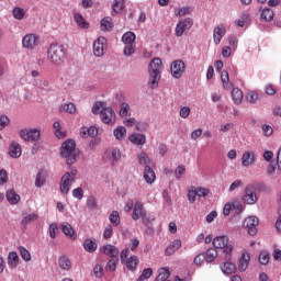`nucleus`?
Instances as JSON below:
<instances>
[{"label":"nucleus","instance_id":"f257e3e1","mask_svg":"<svg viewBox=\"0 0 281 281\" xmlns=\"http://www.w3.org/2000/svg\"><path fill=\"white\" fill-rule=\"evenodd\" d=\"M60 155L66 159L67 166H74L78 161V157H80V150L76 148V142L68 138L60 146Z\"/></svg>","mask_w":281,"mask_h":281},{"label":"nucleus","instance_id":"f03ea898","mask_svg":"<svg viewBox=\"0 0 281 281\" xmlns=\"http://www.w3.org/2000/svg\"><path fill=\"white\" fill-rule=\"evenodd\" d=\"M148 87L151 89H158L159 80H161V58L156 57L151 59L148 67Z\"/></svg>","mask_w":281,"mask_h":281},{"label":"nucleus","instance_id":"7ed1b4c3","mask_svg":"<svg viewBox=\"0 0 281 281\" xmlns=\"http://www.w3.org/2000/svg\"><path fill=\"white\" fill-rule=\"evenodd\" d=\"M47 56L53 65H63L67 60V48L60 44H52L47 50Z\"/></svg>","mask_w":281,"mask_h":281},{"label":"nucleus","instance_id":"20e7f679","mask_svg":"<svg viewBox=\"0 0 281 281\" xmlns=\"http://www.w3.org/2000/svg\"><path fill=\"white\" fill-rule=\"evenodd\" d=\"M70 171L64 173L60 180V193L61 194H69V190H71V183L76 181V175H78V169L74 167H69Z\"/></svg>","mask_w":281,"mask_h":281},{"label":"nucleus","instance_id":"39448f33","mask_svg":"<svg viewBox=\"0 0 281 281\" xmlns=\"http://www.w3.org/2000/svg\"><path fill=\"white\" fill-rule=\"evenodd\" d=\"M212 244L215 249H224L226 260H229V256H232V251H234V246L229 245V237L225 235L217 236L213 239Z\"/></svg>","mask_w":281,"mask_h":281},{"label":"nucleus","instance_id":"423d86ee","mask_svg":"<svg viewBox=\"0 0 281 281\" xmlns=\"http://www.w3.org/2000/svg\"><path fill=\"white\" fill-rule=\"evenodd\" d=\"M256 188H265L262 183H256V186H248L245 188V194L241 201L246 205H256L258 203V195L256 194Z\"/></svg>","mask_w":281,"mask_h":281},{"label":"nucleus","instance_id":"0eeeda50","mask_svg":"<svg viewBox=\"0 0 281 281\" xmlns=\"http://www.w3.org/2000/svg\"><path fill=\"white\" fill-rule=\"evenodd\" d=\"M171 76L176 80H179L186 74V63L183 59H176L171 63L170 67Z\"/></svg>","mask_w":281,"mask_h":281},{"label":"nucleus","instance_id":"6e6552de","mask_svg":"<svg viewBox=\"0 0 281 281\" xmlns=\"http://www.w3.org/2000/svg\"><path fill=\"white\" fill-rule=\"evenodd\" d=\"M20 137H22L24 142H38V139H41V130H37V128L21 130Z\"/></svg>","mask_w":281,"mask_h":281},{"label":"nucleus","instance_id":"1a4fd4ad","mask_svg":"<svg viewBox=\"0 0 281 281\" xmlns=\"http://www.w3.org/2000/svg\"><path fill=\"white\" fill-rule=\"evenodd\" d=\"M258 217L256 216H248L245 218L243 225L245 229H247L249 236H256L258 234Z\"/></svg>","mask_w":281,"mask_h":281},{"label":"nucleus","instance_id":"9d476101","mask_svg":"<svg viewBox=\"0 0 281 281\" xmlns=\"http://www.w3.org/2000/svg\"><path fill=\"white\" fill-rule=\"evenodd\" d=\"M105 49H106V38L104 36L98 37L93 43V55L97 58H102V56H104Z\"/></svg>","mask_w":281,"mask_h":281},{"label":"nucleus","instance_id":"9b49d317","mask_svg":"<svg viewBox=\"0 0 281 281\" xmlns=\"http://www.w3.org/2000/svg\"><path fill=\"white\" fill-rule=\"evenodd\" d=\"M192 25H194V21L191 18H187L184 20H180L176 25V36H183L186 30H191Z\"/></svg>","mask_w":281,"mask_h":281},{"label":"nucleus","instance_id":"f8f14e48","mask_svg":"<svg viewBox=\"0 0 281 281\" xmlns=\"http://www.w3.org/2000/svg\"><path fill=\"white\" fill-rule=\"evenodd\" d=\"M101 121L110 126L115 124V111H113V108H103L101 110Z\"/></svg>","mask_w":281,"mask_h":281},{"label":"nucleus","instance_id":"ddd939ff","mask_svg":"<svg viewBox=\"0 0 281 281\" xmlns=\"http://www.w3.org/2000/svg\"><path fill=\"white\" fill-rule=\"evenodd\" d=\"M101 254H104L105 256H109V258H119L120 256V249L117 247L108 244L100 248Z\"/></svg>","mask_w":281,"mask_h":281},{"label":"nucleus","instance_id":"4468645a","mask_svg":"<svg viewBox=\"0 0 281 281\" xmlns=\"http://www.w3.org/2000/svg\"><path fill=\"white\" fill-rule=\"evenodd\" d=\"M60 227H61V232H63V234H65V236L70 238V240H76V238H77L76 231H74V227L71 226V224L64 222L60 224Z\"/></svg>","mask_w":281,"mask_h":281},{"label":"nucleus","instance_id":"2eb2a0df","mask_svg":"<svg viewBox=\"0 0 281 281\" xmlns=\"http://www.w3.org/2000/svg\"><path fill=\"white\" fill-rule=\"evenodd\" d=\"M128 140L134 146H144L146 144V135L139 133H133L128 136Z\"/></svg>","mask_w":281,"mask_h":281},{"label":"nucleus","instance_id":"dca6fc26","mask_svg":"<svg viewBox=\"0 0 281 281\" xmlns=\"http://www.w3.org/2000/svg\"><path fill=\"white\" fill-rule=\"evenodd\" d=\"M145 214L146 212L144 211V203L136 202L133 209V215H132L133 221H139V218H142Z\"/></svg>","mask_w":281,"mask_h":281},{"label":"nucleus","instance_id":"f3484780","mask_svg":"<svg viewBox=\"0 0 281 281\" xmlns=\"http://www.w3.org/2000/svg\"><path fill=\"white\" fill-rule=\"evenodd\" d=\"M36 41H38V38L36 37V35L34 34H27L23 37L22 40V45L23 47H25L26 49H34V45H36Z\"/></svg>","mask_w":281,"mask_h":281},{"label":"nucleus","instance_id":"a211bd4d","mask_svg":"<svg viewBox=\"0 0 281 281\" xmlns=\"http://www.w3.org/2000/svg\"><path fill=\"white\" fill-rule=\"evenodd\" d=\"M144 179L149 186H153V183H155L157 176L155 175V170H153L150 166H146L144 168Z\"/></svg>","mask_w":281,"mask_h":281},{"label":"nucleus","instance_id":"6ab92c4d","mask_svg":"<svg viewBox=\"0 0 281 281\" xmlns=\"http://www.w3.org/2000/svg\"><path fill=\"white\" fill-rule=\"evenodd\" d=\"M7 262L10 269H16L20 262L19 254L16 251L9 252Z\"/></svg>","mask_w":281,"mask_h":281},{"label":"nucleus","instance_id":"aec40b11","mask_svg":"<svg viewBox=\"0 0 281 281\" xmlns=\"http://www.w3.org/2000/svg\"><path fill=\"white\" fill-rule=\"evenodd\" d=\"M83 249L88 254H94L98 250V243H95V239L87 238L83 240Z\"/></svg>","mask_w":281,"mask_h":281},{"label":"nucleus","instance_id":"412c9836","mask_svg":"<svg viewBox=\"0 0 281 281\" xmlns=\"http://www.w3.org/2000/svg\"><path fill=\"white\" fill-rule=\"evenodd\" d=\"M249 260H251L249 252H243L239 259L238 270L241 272L247 271V267H249Z\"/></svg>","mask_w":281,"mask_h":281},{"label":"nucleus","instance_id":"4be33fe9","mask_svg":"<svg viewBox=\"0 0 281 281\" xmlns=\"http://www.w3.org/2000/svg\"><path fill=\"white\" fill-rule=\"evenodd\" d=\"M243 205L238 202H233V203H226L223 209V214L224 216H229L232 214V210H236V214H238V210H240Z\"/></svg>","mask_w":281,"mask_h":281},{"label":"nucleus","instance_id":"5701e85b","mask_svg":"<svg viewBox=\"0 0 281 281\" xmlns=\"http://www.w3.org/2000/svg\"><path fill=\"white\" fill-rule=\"evenodd\" d=\"M45 181H47V172L43 169H40L36 173L35 187L43 188V186H45Z\"/></svg>","mask_w":281,"mask_h":281},{"label":"nucleus","instance_id":"b1692460","mask_svg":"<svg viewBox=\"0 0 281 281\" xmlns=\"http://www.w3.org/2000/svg\"><path fill=\"white\" fill-rule=\"evenodd\" d=\"M126 269L127 271H137V266L139 265V259L137 258V256L132 255L131 257H128L126 259Z\"/></svg>","mask_w":281,"mask_h":281},{"label":"nucleus","instance_id":"393cba45","mask_svg":"<svg viewBox=\"0 0 281 281\" xmlns=\"http://www.w3.org/2000/svg\"><path fill=\"white\" fill-rule=\"evenodd\" d=\"M5 198L10 205H16L21 201V195H19L15 190L7 191Z\"/></svg>","mask_w":281,"mask_h":281},{"label":"nucleus","instance_id":"a878e982","mask_svg":"<svg viewBox=\"0 0 281 281\" xmlns=\"http://www.w3.org/2000/svg\"><path fill=\"white\" fill-rule=\"evenodd\" d=\"M223 36H225V29H223V26H216L213 31V41L215 45H221Z\"/></svg>","mask_w":281,"mask_h":281},{"label":"nucleus","instance_id":"bb28decb","mask_svg":"<svg viewBox=\"0 0 281 281\" xmlns=\"http://www.w3.org/2000/svg\"><path fill=\"white\" fill-rule=\"evenodd\" d=\"M220 268L225 276H232V273H236V265L229 261L221 263Z\"/></svg>","mask_w":281,"mask_h":281},{"label":"nucleus","instance_id":"cd10ccee","mask_svg":"<svg viewBox=\"0 0 281 281\" xmlns=\"http://www.w3.org/2000/svg\"><path fill=\"white\" fill-rule=\"evenodd\" d=\"M74 20H75L76 24L78 25V27H80V30H89L90 24H89V22H87V20H85V16H82V14L75 13Z\"/></svg>","mask_w":281,"mask_h":281},{"label":"nucleus","instance_id":"c85d7f7f","mask_svg":"<svg viewBox=\"0 0 281 281\" xmlns=\"http://www.w3.org/2000/svg\"><path fill=\"white\" fill-rule=\"evenodd\" d=\"M181 249V239H176L170 243V245L166 248L165 254L166 256H172L175 251Z\"/></svg>","mask_w":281,"mask_h":281},{"label":"nucleus","instance_id":"c756f323","mask_svg":"<svg viewBox=\"0 0 281 281\" xmlns=\"http://www.w3.org/2000/svg\"><path fill=\"white\" fill-rule=\"evenodd\" d=\"M58 265L63 271H69L71 269V260L65 255L58 258Z\"/></svg>","mask_w":281,"mask_h":281},{"label":"nucleus","instance_id":"7c9ffc66","mask_svg":"<svg viewBox=\"0 0 281 281\" xmlns=\"http://www.w3.org/2000/svg\"><path fill=\"white\" fill-rule=\"evenodd\" d=\"M9 155L13 159H19L21 157V145L19 143H12L9 147Z\"/></svg>","mask_w":281,"mask_h":281},{"label":"nucleus","instance_id":"2f4dec72","mask_svg":"<svg viewBox=\"0 0 281 281\" xmlns=\"http://www.w3.org/2000/svg\"><path fill=\"white\" fill-rule=\"evenodd\" d=\"M256 161V156L251 151H246L241 157L243 166H251Z\"/></svg>","mask_w":281,"mask_h":281},{"label":"nucleus","instance_id":"473e14b6","mask_svg":"<svg viewBox=\"0 0 281 281\" xmlns=\"http://www.w3.org/2000/svg\"><path fill=\"white\" fill-rule=\"evenodd\" d=\"M113 26H114V24H113V20L111 19V18H103L102 20H101V31L102 32H111V30H113Z\"/></svg>","mask_w":281,"mask_h":281},{"label":"nucleus","instance_id":"72a5a7b5","mask_svg":"<svg viewBox=\"0 0 281 281\" xmlns=\"http://www.w3.org/2000/svg\"><path fill=\"white\" fill-rule=\"evenodd\" d=\"M217 256H218V251H216V248H209L204 254L205 262L207 263L214 262Z\"/></svg>","mask_w":281,"mask_h":281},{"label":"nucleus","instance_id":"f704fd0d","mask_svg":"<svg viewBox=\"0 0 281 281\" xmlns=\"http://www.w3.org/2000/svg\"><path fill=\"white\" fill-rule=\"evenodd\" d=\"M109 221L114 227H120V223H122V220L120 218V212L112 211L109 216Z\"/></svg>","mask_w":281,"mask_h":281},{"label":"nucleus","instance_id":"c9c22d12","mask_svg":"<svg viewBox=\"0 0 281 281\" xmlns=\"http://www.w3.org/2000/svg\"><path fill=\"white\" fill-rule=\"evenodd\" d=\"M232 98H233V102H235L236 104H241V102H243V90H240L239 88H234L232 90Z\"/></svg>","mask_w":281,"mask_h":281},{"label":"nucleus","instance_id":"e433bc0d","mask_svg":"<svg viewBox=\"0 0 281 281\" xmlns=\"http://www.w3.org/2000/svg\"><path fill=\"white\" fill-rule=\"evenodd\" d=\"M135 38H136L135 33L126 32L122 36V43H124V45H133V43H135Z\"/></svg>","mask_w":281,"mask_h":281},{"label":"nucleus","instance_id":"4c0bfd02","mask_svg":"<svg viewBox=\"0 0 281 281\" xmlns=\"http://www.w3.org/2000/svg\"><path fill=\"white\" fill-rule=\"evenodd\" d=\"M12 15L16 21H23V19H25V10L20 7H15L12 10Z\"/></svg>","mask_w":281,"mask_h":281},{"label":"nucleus","instance_id":"58836bf2","mask_svg":"<svg viewBox=\"0 0 281 281\" xmlns=\"http://www.w3.org/2000/svg\"><path fill=\"white\" fill-rule=\"evenodd\" d=\"M113 135L115 139H119V140L124 139V137H126V127L117 126L116 128H114Z\"/></svg>","mask_w":281,"mask_h":281},{"label":"nucleus","instance_id":"ea45409f","mask_svg":"<svg viewBox=\"0 0 281 281\" xmlns=\"http://www.w3.org/2000/svg\"><path fill=\"white\" fill-rule=\"evenodd\" d=\"M59 113H76V104L74 103H65L59 108Z\"/></svg>","mask_w":281,"mask_h":281},{"label":"nucleus","instance_id":"a19ab883","mask_svg":"<svg viewBox=\"0 0 281 281\" xmlns=\"http://www.w3.org/2000/svg\"><path fill=\"white\" fill-rule=\"evenodd\" d=\"M138 164H140V166H149L153 164L150 158L148 157V154L142 151L139 155H138Z\"/></svg>","mask_w":281,"mask_h":281},{"label":"nucleus","instance_id":"79ce46f5","mask_svg":"<svg viewBox=\"0 0 281 281\" xmlns=\"http://www.w3.org/2000/svg\"><path fill=\"white\" fill-rule=\"evenodd\" d=\"M221 80L224 89H232V83H229V72H227V70L221 72Z\"/></svg>","mask_w":281,"mask_h":281},{"label":"nucleus","instance_id":"37998d69","mask_svg":"<svg viewBox=\"0 0 281 281\" xmlns=\"http://www.w3.org/2000/svg\"><path fill=\"white\" fill-rule=\"evenodd\" d=\"M37 220H38V215L35 213H31L23 217L21 225L25 227L26 225H30V223H34V221H37Z\"/></svg>","mask_w":281,"mask_h":281},{"label":"nucleus","instance_id":"c03bdc74","mask_svg":"<svg viewBox=\"0 0 281 281\" xmlns=\"http://www.w3.org/2000/svg\"><path fill=\"white\" fill-rule=\"evenodd\" d=\"M19 251L21 258H23L25 262H30V260H32V255L30 254V250H27L25 247L20 246Z\"/></svg>","mask_w":281,"mask_h":281},{"label":"nucleus","instance_id":"a18cd8bd","mask_svg":"<svg viewBox=\"0 0 281 281\" xmlns=\"http://www.w3.org/2000/svg\"><path fill=\"white\" fill-rule=\"evenodd\" d=\"M261 19H263V21H273V10L266 8L261 11Z\"/></svg>","mask_w":281,"mask_h":281},{"label":"nucleus","instance_id":"49530a36","mask_svg":"<svg viewBox=\"0 0 281 281\" xmlns=\"http://www.w3.org/2000/svg\"><path fill=\"white\" fill-rule=\"evenodd\" d=\"M117 262H120V258L110 259L105 266V269L108 271H115L117 269Z\"/></svg>","mask_w":281,"mask_h":281},{"label":"nucleus","instance_id":"de8ad7c7","mask_svg":"<svg viewBox=\"0 0 281 281\" xmlns=\"http://www.w3.org/2000/svg\"><path fill=\"white\" fill-rule=\"evenodd\" d=\"M87 207L88 210H98V201L95 200V196L89 195L87 198Z\"/></svg>","mask_w":281,"mask_h":281},{"label":"nucleus","instance_id":"09e8293b","mask_svg":"<svg viewBox=\"0 0 281 281\" xmlns=\"http://www.w3.org/2000/svg\"><path fill=\"white\" fill-rule=\"evenodd\" d=\"M271 259V256L267 250H263L259 254V262L260 265H269V260Z\"/></svg>","mask_w":281,"mask_h":281},{"label":"nucleus","instance_id":"8fccbe9b","mask_svg":"<svg viewBox=\"0 0 281 281\" xmlns=\"http://www.w3.org/2000/svg\"><path fill=\"white\" fill-rule=\"evenodd\" d=\"M112 10L113 12H115V14H119V12H122V10H124V0H115L112 5Z\"/></svg>","mask_w":281,"mask_h":281},{"label":"nucleus","instance_id":"3c124183","mask_svg":"<svg viewBox=\"0 0 281 281\" xmlns=\"http://www.w3.org/2000/svg\"><path fill=\"white\" fill-rule=\"evenodd\" d=\"M150 276H153V269L146 268L143 270L142 274L139 276V278L136 281L148 280V278H150Z\"/></svg>","mask_w":281,"mask_h":281},{"label":"nucleus","instance_id":"603ef678","mask_svg":"<svg viewBox=\"0 0 281 281\" xmlns=\"http://www.w3.org/2000/svg\"><path fill=\"white\" fill-rule=\"evenodd\" d=\"M72 196L75 199H78L79 201H82V199H85V190H82V188H76L72 190Z\"/></svg>","mask_w":281,"mask_h":281},{"label":"nucleus","instance_id":"864d4df0","mask_svg":"<svg viewBox=\"0 0 281 281\" xmlns=\"http://www.w3.org/2000/svg\"><path fill=\"white\" fill-rule=\"evenodd\" d=\"M104 109V102L98 101L92 105V113L93 115H98V113H102V110Z\"/></svg>","mask_w":281,"mask_h":281},{"label":"nucleus","instance_id":"5fc2aeb1","mask_svg":"<svg viewBox=\"0 0 281 281\" xmlns=\"http://www.w3.org/2000/svg\"><path fill=\"white\" fill-rule=\"evenodd\" d=\"M186 175V165H179L175 170V177L176 179H181V176Z\"/></svg>","mask_w":281,"mask_h":281},{"label":"nucleus","instance_id":"6e6d98bb","mask_svg":"<svg viewBox=\"0 0 281 281\" xmlns=\"http://www.w3.org/2000/svg\"><path fill=\"white\" fill-rule=\"evenodd\" d=\"M130 111H131V106L128 105V103L123 102L121 104V110H120L121 117H126V115H128Z\"/></svg>","mask_w":281,"mask_h":281},{"label":"nucleus","instance_id":"4d7b16f0","mask_svg":"<svg viewBox=\"0 0 281 281\" xmlns=\"http://www.w3.org/2000/svg\"><path fill=\"white\" fill-rule=\"evenodd\" d=\"M190 106H182L179 111L180 117H182V120H188V117H190Z\"/></svg>","mask_w":281,"mask_h":281},{"label":"nucleus","instance_id":"13d9d810","mask_svg":"<svg viewBox=\"0 0 281 281\" xmlns=\"http://www.w3.org/2000/svg\"><path fill=\"white\" fill-rule=\"evenodd\" d=\"M56 232H58V224L52 223L48 227L49 237L56 238Z\"/></svg>","mask_w":281,"mask_h":281},{"label":"nucleus","instance_id":"bf43d9fd","mask_svg":"<svg viewBox=\"0 0 281 281\" xmlns=\"http://www.w3.org/2000/svg\"><path fill=\"white\" fill-rule=\"evenodd\" d=\"M247 101L250 104H256L257 100H258V93L256 91H251L247 94Z\"/></svg>","mask_w":281,"mask_h":281},{"label":"nucleus","instance_id":"052dcab7","mask_svg":"<svg viewBox=\"0 0 281 281\" xmlns=\"http://www.w3.org/2000/svg\"><path fill=\"white\" fill-rule=\"evenodd\" d=\"M193 262L198 267H201V265H203V262H205V254L196 255L195 258L193 259Z\"/></svg>","mask_w":281,"mask_h":281},{"label":"nucleus","instance_id":"680f3d73","mask_svg":"<svg viewBox=\"0 0 281 281\" xmlns=\"http://www.w3.org/2000/svg\"><path fill=\"white\" fill-rule=\"evenodd\" d=\"M124 56H132L135 54V47H133V44H127V46L123 49Z\"/></svg>","mask_w":281,"mask_h":281},{"label":"nucleus","instance_id":"e2e57ef3","mask_svg":"<svg viewBox=\"0 0 281 281\" xmlns=\"http://www.w3.org/2000/svg\"><path fill=\"white\" fill-rule=\"evenodd\" d=\"M8 124H10V119L7 115H1L0 116V131H3V128H5V126H8Z\"/></svg>","mask_w":281,"mask_h":281},{"label":"nucleus","instance_id":"0e129e2a","mask_svg":"<svg viewBox=\"0 0 281 281\" xmlns=\"http://www.w3.org/2000/svg\"><path fill=\"white\" fill-rule=\"evenodd\" d=\"M8 183V171L5 169H0V186Z\"/></svg>","mask_w":281,"mask_h":281},{"label":"nucleus","instance_id":"69168bd1","mask_svg":"<svg viewBox=\"0 0 281 281\" xmlns=\"http://www.w3.org/2000/svg\"><path fill=\"white\" fill-rule=\"evenodd\" d=\"M103 272H104V269L102 268V266H100V265L94 266V268H93V274H94L97 278H102Z\"/></svg>","mask_w":281,"mask_h":281},{"label":"nucleus","instance_id":"338daca9","mask_svg":"<svg viewBox=\"0 0 281 281\" xmlns=\"http://www.w3.org/2000/svg\"><path fill=\"white\" fill-rule=\"evenodd\" d=\"M53 128L55 130L56 137H63V132L60 131V122H54Z\"/></svg>","mask_w":281,"mask_h":281},{"label":"nucleus","instance_id":"774afa93","mask_svg":"<svg viewBox=\"0 0 281 281\" xmlns=\"http://www.w3.org/2000/svg\"><path fill=\"white\" fill-rule=\"evenodd\" d=\"M191 10L190 7H183L178 9V12L176 13L177 16H186V14H190Z\"/></svg>","mask_w":281,"mask_h":281}]
</instances>
